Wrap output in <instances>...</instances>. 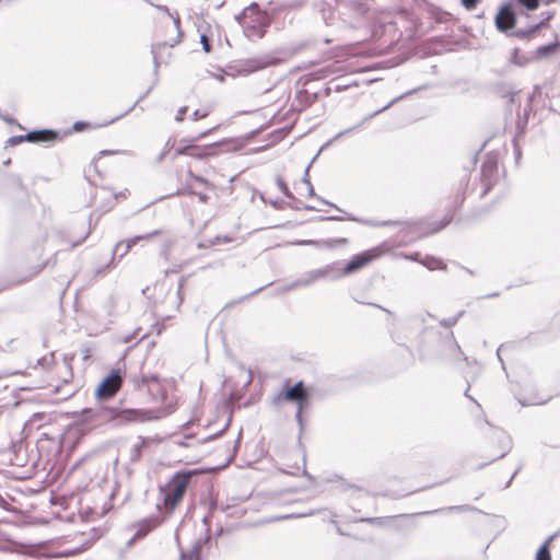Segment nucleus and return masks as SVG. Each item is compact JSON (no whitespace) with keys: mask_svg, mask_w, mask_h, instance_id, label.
Segmentation results:
<instances>
[{"mask_svg":"<svg viewBox=\"0 0 560 560\" xmlns=\"http://www.w3.org/2000/svg\"><path fill=\"white\" fill-rule=\"evenodd\" d=\"M114 492H50L47 501L50 514L58 518L74 521L75 511L85 523H94L113 508Z\"/></svg>","mask_w":560,"mask_h":560,"instance_id":"1","label":"nucleus"},{"mask_svg":"<svg viewBox=\"0 0 560 560\" xmlns=\"http://www.w3.org/2000/svg\"><path fill=\"white\" fill-rule=\"evenodd\" d=\"M238 21L245 36L250 40L262 38L271 22L268 13L260 10L257 3H252L245 8Z\"/></svg>","mask_w":560,"mask_h":560,"instance_id":"2","label":"nucleus"},{"mask_svg":"<svg viewBox=\"0 0 560 560\" xmlns=\"http://www.w3.org/2000/svg\"><path fill=\"white\" fill-rule=\"evenodd\" d=\"M218 127H213L208 129L201 133H199L194 139H182L178 143H174L172 145L174 156L187 155L195 159H207L210 156H215L218 154L217 147L218 144H209V145H198L196 141L201 140L217 130Z\"/></svg>","mask_w":560,"mask_h":560,"instance_id":"3","label":"nucleus"},{"mask_svg":"<svg viewBox=\"0 0 560 560\" xmlns=\"http://www.w3.org/2000/svg\"><path fill=\"white\" fill-rule=\"evenodd\" d=\"M183 32L179 16L166 14L159 19L155 26V48L174 47L182 42Z\"/></svg>","mask_w":560,"mask_h":560,"instance_id":"4","label":"nucleus"},{"mask_svg":"<svg viewBox=\"0 0 560 560\" xmlns=\"http://www.w3.org/2000/svg\"><path fill=\"white\" fill-rule=\"evenodd\" d=\"M310 397L311 393L302 381L292 384L290 380H287L280 392L273 397V404H295L298 407L296 416L300 417L303 410L307 407Z\"/></svg>","mask_w":560,"mask_h":560,"instance_id":"5","label":"nucleus"},{"mask_svg":"<svg viewBox=\"0 0 560 560\" xmlns=\"http://www.w3.org/2000/svg\"><path fill=\"white\" fill-rule=\"evenodd\" d=\"M148 390L152 399V406L150 409H160L164 408L166 405L171 404V410L167 412V416L172 415L178 405L177 397L172 390V385L160 381L158 377H151L147 382Z\"/></svg>","mask_w":560,"mask_h":560,"instance_id":"6","label":"nucleus"},{"mask_svg":"<svg viewBox=\"0 0 560 560\" xmlns=\"http://www.w3.org/2000/svg\"><path fill=\"white\" fill-rule=\"evenodd\" d=\"M172 405L168 404L164 408L160 409H125L116 411L115 409H106L107 417L110 420L119 419L126 422H145L152 420H159L167 417V412L171 410Z\"/></svg>","mask_w":560,"mask_h":560,"instance_id":"7","label":"nucleus"},{"mask_svg":"<svg viewBox=\"0 0 560 560\" xmlns=\"http://www.w3.org/2000/svg\"><path fill=\"white\" fill-rule=\"evenodd\" d=\"M393 245L387 242H384L375 247L363 250L357 255H354L345 266L343 270L346 273L355 272L371 262L380 259L381 257L389 254L393 250Z\"/></svg>","mask_w":560,"mask_h":560,"instance_id":"8","label":"nucleus"},{"mask_svg":"<svg viewBox=\"0 0 560 560\" xmlns=\"http://www.w3.org/2000/svg\"><path fill=\"white\" fill-rule=\"evenodd\" d=\"M105 533V528L97 526H90L72 535V541L75 542L73 549L65 551L62 555L66 557L81 553L89 549L97 539Z\"/></svg>","mask_w":560,"mask_h":560,"instance_id":"9","label":"nucleus"},{"mask_svg":"<svg viewBox=\"0 0 560 560\" xmlns=\"http://www.w3.org/2000/svg\"><path fill=\"white\" fill-rule=\"evenodd\" d=\"M122 386V376L119 370H114L105 377L95 390V396L100 399H109L114 397Z\"/></svg>","mask_w":560,"mask_h":560,"instance_id":"10","label":"nucleus"},{"mask_svg":"<svg viewBox=\"0 0 560 560\" xmlns=\"http://www.w3.org/2000/svg\"><path fill=\"white\" fill-rule=\"evenodd\" d=\"M199 476L197 470H187L176 472L167 485V490H186V488L196 486L194 479Z\"/></svg>","mask_w":560,"mask_h":560,"instance_id":"11","label":"nucleus"},{"mask_svg":"<svg viewBox=\"0 0 560 560\" xmlns=\"http://www.w3.org/2000/svg\"><path fill=\"white\" fill-rule=\"evenodd\" d=\"M24 138L27 142L34 143H55L62 140L60 132L51 129L30 131L26 135H24Z\"/></svg>","mask_w":560,"mask_h":560,"instance_id":"12","label":"nucleus"},{"mask_svg":"<svg viewBox=\"0 0 560 560\" xmlns=\"http://www.w3.org/2000/svg\"><path fill=\"white\" fill-rule=\"evenodd\" d=\"M163 494L162 502H158L156 508L159 511L170 514L182 502L184 492H163Z\"/></svg>","mask_w":560,"mask_h":560,"instance_id":"13","label":"nucleus"},{"mask_svg":"<svg viewBox=\"0 0 560 560\" xmlns=\"http://www.w3.org/2000/svg\"><path fill=\"white\" fill-rule=\"evenodd\" d=\"M492 439L498 440V442L500 443L499 451L498 452L492 451V457H495V458L503 457L511 448V440H510L509 435L504 431H502L500 429H495V430H492Z\"/></svg>","mask_w":560,"mask_h":560,"instance_id":"14","label":"nucleus"},{"mask_svg":"<svg viewBox=\"0 0 560 560\" xmlns=\"http://www.w3.org/2000/svg\"><path fill=\"white\" fill-rule=\"evenodd\" d=\"M514 24V13L508 8H503L495 16V25L500 31H508Z\"/></svg>","mask_w":560,"mask_h":560,"instance_id":"15","label":"nucleus"},{"mask_svg":"<svg viewBox=\"0 0 560 560\" xmlns=\"http://www.w3.org/2000/svg\"><path fill=\"white\" fill-rule=\"evenodd\" d=\"M551 16L552 15L550 13H547V15L539 23H536L535 25L528 28L515 30L511 35L521 39H529L537 32L538 28L544 26L546 22H548L551 19Z\"/></svg>","mask_w":560,"mask_h":560,"instance_id":"16","label":"nucleus"},{"mask_svg":"<svg viewBox=\"0 0 560 560\" xmlns=\"http://www.w3.org/2000/svg\"><path fill=\"white\" fill-rule=\"evenodd\" d=\"M517 93V89L511 84L504 83L495 86V94L501 98L506 100V103H514Z\"/></svg>","mask_w":560,"mask_h":560,"instance_id":"17","label":"nucleus"},{"mask_svg":"<svg viewBox=\"0 0 560 560\" xmlns=\"http://www.w3.org/2000/svg\"><path fill=\"white\" fill-rule=\"evenodd\" d=\"M116 119H117V117L116 118L106 119V120H104L102 122H97V124H91V122H88V121H75L73 124V126H72V131L73 132H82V131H85V130L103 128V127H106V126L110 125Z\"/></svg>","mask_w":560,"mask_h":560,"instance_id":"18","label":"nucleus"},{"mask_svg":"<svg viewBox=\"0 0 560 560\" xmlns=\"http://www.w3.org/2000/svg\"><path fill=\"white\" fill-rule=\"evenodd\" d=\"M160 524V521L156 518H147L143 520L138 524V529L136 532V537L141 538L144 537L148 533L153 530L158 525Z\"/></svg>","mask_w":560,"mask_h":560,"instance_id":"19","label":"nucleus"},{"mask_svg":"<svg viewBox=\"0 0 560 560\" xmlns=\"http://www.w3.org/2000/svg\"><path fill=\"white\" fill-rule=\"evenodd\" d=\"M558 536V533L549 536L536 552L535 560H551L550 544Z\"/></svg>","mask_w":560,"mask_h":560,"instance_id":"20","label":"nucleus"},{"mask_svg":"<svg viewBox=\"0 0 560 560\" xmlns=\"http://www.w3.org/2000/svg\"><path fill=\"white\" fill-rule=\"evenodd\" d=\"M419 262L429 270H445L447 268L446 264L441 258L434 256H425L419 260Z\"/></svg>","mask_w":560,"mask_h":560,"instance_id":"21","label":"nucleus"},{"mask_svg":"<svg viewBox=\"0 0 560 560\" xmlns=\"http://www.w3.org/2000/svg\"><path fill=\"white\" fill-rule=\"evenodd\" d=\"M150 235H144V236H136V237H132V238H129L125 242H120L118 245H117V250L120 248V247H124V253L122 254H127L131 247L133 245L137 244V242L141 241V240H145V238H149Z\"/></svg>","mask_w":560,"mask_h":560,"instance_id":"22","label":"nucleus"},{"mask_svg":"<svg viewBox=\"0 0 560 560\" xmlns=\"http://www.w3.org/2000/svg\"><path fill=\"white\" fill-rule=\"evenodd\" d=\"M557 46H558L557 43L540 46V47L537 48L536 55H537L538 58L546 57V56L552 54L556 50Z\"/></svg>","mask_w":560,"mask_h":560,"instance_id":"23","label":"nucleus"},{"mask_svg":"<svg viewBox=\"0 0 560 560\" xmlns=\"http://www.w3.org/2000/svg\"><path fill=\"white\" fill-rule=\"evenodd\" d=\"M188 176L192 180L202 184L209 190H214L217 188L214 184H212L211 182H209L208 179H206V178H203L201 176H198V175L194 174L191 171H188Z\"/></svg>","mask_w":560,"mask_h":560,"instance_id":"24","label":"nucleus"},{"mask_svg":"<svg viewBox=\"0 0 560 560\" xmlns=\"http://www.w3.org/2000/svg\"><path fill=\"white\" fill-rule=\"evenodd\" d=\"M200 43L205 52L209 54L211 51L210 37L206 32L200 33Z\"/></svg>","mask_w":560,"mask_h":560,"instance_id":"25","label":"nucleus"},{"mask_svg":"<svg viewBox=\"0 0 560 560\" xmlns=\"http://www.w3.org/2000/svg\"><path fill=\"white\" fill-rule=\"evenodd\" d=\"M518 2L528 10H535L539 5V0H518Z\"/></svg>","mask_w":560,"mask_h":560,"instance_id":"26","label":"nucleus"},{"mask_svg":"<svg viewBox=\"0 0 560 560\" xmlns=\"http://www.w3.org/2000/svg\"><path fill=\"white\" fill-rule=\"evenodd\" d=\"M526 126H527V118L526 117H524V118L520 117L517 122H516V128H517L518 135L524 133V131L526 129Z\"/></svg>","mask_w":560,"mask_h":560,"instance_id":"27","label":"nucleus"},{"mask_svg":"<svg viewBox=\"0 0 560 560\" xmlns=\"http://www.w3.org/2000/svg\"><path fill=\"white\" fill-rule=\"evenodd\" d=\"M26 141V139L24 138V135L23 136H15V137H12L8 140V143L11 144V145H16V144H20L22 142Z\"/></svg>","mask_w":560,"mask_h":560,"instance_id":"28","label":"nucleus"},{"mask_svg":"<svg viewBox=\"0 0 560 560\" xmlns=\"http://www.w3.org/2000/svg\"><path fill=\"white\" fill-rule=\"evenodd\" d=\"M478 0H462V3L467 8V9H474L477 4Z\"/></svg>","mask_w":560,"mask_h":560,"instance_id":"29","label":"nucleus"},{"mask_svg":"<svg viewBox=\"0 0 560 560\" xmlns=\"http://www.w3.org/2000/svg\"><path fill=\"white\" fill-rule=\"evenodd\" d=\"M207 116H208V112H206V110L201 112V110L198 109V110H196L194 113V119L195 120L202 119V118H205Z\"/></svg>","mask_w":560,"mask_h":560,"instance_id":"30","label":"nucleus"},{"mask_svg":"<svg viewBox=\"0 0 560 560\" xmlns=\"http://www.w3.org/2000/svg\"><path fill=\"white\" fill-rule=\"evenodd\" d=\"M405 258L409 259V260H413V261H418L421 260L422 258H420V253L416 252L411 255H406Z\"/></svg>","mask_w":560,"mask_h":560,"instance_id":"31","label":"nucleus"},{"mask_svg":"<svg viewBox=\"0 0 560 560\" xmlns=\"http://www.w3.org/2000/svg\"><path fill=\"white\" fill-rule=\"evenodd\" d=\"M186 110H187V108H186V107H182V108L178 110V113H177V115H176V120H177V121H182V120L184 119V115H185Z\"/></svg>","mask_w":560,"mask_h":560,"instance_id":"32","label":"nucleus"},{"mask_svg":"<svg viewBox=\"0 0 560 560\" xmlns=\"http://www.w3.org/2000/svg\"><path fill=\"white\" fill-rule=\"evenodd\" d=\"M547 400L548 399H544V400L532 399V400H528V401H522V405H540V404L546 402Z\"/></svg>","mask_w":560,"mask_h":560,"instance_id":"33","label":"nucleus"},{"mask_svg":"<svg viewBox=\"0 0 560 560\" xmlns=\"http://www.w3.org/2000/svg\"><path fill=\"white\" fill-rule=\"evenodd\" d=\"M92 355V349L91 348H85L83 350V359L86 361L91 358Z\"/></svg>","mask_w":560,"mask_h":560,"instance_id":"34","label":"nucleus"},{"mask_svg":"<svg viewBox=\"0 0 560 560\" xmlns=\"http://www.w3.org/2000/svg\"><path fill=\"white\" fill-rule=\"evenodd\" d=\"M278 185L280 186L281 190L288 196V189H287V185L283 180H279L278 182Z\"/></svg>","mask_w":560,"mask_h":560,"instance_id":"35","label":"nucleus"},{"mask_svg":"<svg viewBox=\"0 0 560 560\" xmlns=\"http://www.w3.org/2000/svg\"><path fill=\"white\" fill-rule=\"evenodd\" d=\"M2 506H3L5 510H9V511H16V510H18V508H15V506H13V505H11L10 503L4 502V501H3Z\"/></svg>","mask_w":560,"mask_h":560,"instance_id":"36","label":"nucleus"},{"mask_svg":"<svg viewBox=\"0 0 560 560\" xmlns=\"http://www.w3.org/2000/svg\"><path fill=\"white\" fill-rule=\"evenodd\" d=\"M502 352H503V348L502 347H499L498 350H497V355H498V359L502 362Z\"/></svg>","mask_w":560,"mask_h":560,"instance_id":"37","label":"nucleus"},{"mask_svg":"<svg viewBox=\"0 0 560 560\" xmlns=\"http://www.w3.org/2000/svg\"><path fill=\"white\" fill-rule=\"evenodd\" d=\"M494 521H495V523H497L499 526H502V527L504 526V520H503V518H501V517L497 516Z\"/></svg>","mask_w":560,"mask_h":560,"instance_id":"38","label":"nucleus"},{"mask_svg":"<svg viewBox=\"0 0 560 560\" xmlns=\"http://www.w3.org/2000/svg\"><path fill=\"white\" fill-rule=\"evenodd\" d=\"M452 219H453L452 217L446 218V219L444 220L443 224L440 226V229H443L444 226H446V225L452 221Z\"/></svg>","mask_w":560,"mask_h":560,"instance_id":"39","label":"nucleus"},{"mask_svg":"<svg viewBox=\"0 0 560 560\" xmlns=\"http://www.w3.org/2000/svg\"><path fill=\"white\" fill-rule=\"evenodd\" d=\"M199 199L202 201V202H207L208 201V197L205 196V195H198Z\"/></svg>","mask_w":560,"mask_h":560,"instance_id":"40","label":"nucleus"},{"mask_svg":"<svg viewBox=\"0 0 560 560\" xmlns=\"http://www.w3.org/2000/svg\"><path fill=\"white\" fill-rule=\"evenodd\" d=\"M46 264H44L42 267H39V269L37 270V272L42 271L44 268H45Z\"/></svg>","mask_w":560,"mask_h":560,"instance_id":"41","label":"nucleus"},{"mask_svg":"<svg viewBox=\"0 0 560 560\" xmlns=\"http://www.w3.org/2000/svg\"><path fill=\"white\" fill-rule=\"evenodd\" d=\"M514 475H515V472L513 475H511V478H509V481H512V478H514Z\"/></svg>","mask_w":560,"mask_h":560,"instance_id":"42","label":"nucleus"},{"mask_svg":"<svg viewBox=\"0 0 560 560\" xmlns=\"http://www.w3.org/2000/svg\"><path fill=\"white\" fill-rule=\"evenodd\" d=\"M514 475H515V472L513 475H511V478H509V481H512V478H514Z\"/></svg>","mask_w":560,"mask_h":560,"instance_id":"43","label":"nucleus"}]
</instances>
